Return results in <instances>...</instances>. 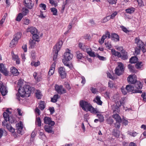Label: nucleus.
Here are the masks:
<instances>
[{
    "label": "nucleus",
    "mask_w": 146,
    "mask_h": 146,
    "mask_svg": "<svg viewBox=\"0 0 146 146\" xmlns=\"http://www.w3.org/2000/svg\"><path fill=\"white\" fill-rule=\"evenodd\" d=\"M40 64V62L38 61L37 62H35L33 61L31 63V65L32 66H34L35 67H37Z\"/></svg>",
    "instance_id": "nucleus-41"
},
{
    "label": "nucleus",
    "mask_w": 146,
    "mask_h": 146,
    "mask_svg": "<svg viewBox=\"0 0 146 146\" xmlns=\"http://www.w3.org/2000/svg\"><path fill=\"white\" fill-rule=\"evenodd\" d=\"M122 103L121 101H119L114 104L111 106L112 110L113 111V113H119L120 112L119 108L121 106Z\"/></svg>",
    "instance_id": "nucleus-9"
},
{
    "label": "nucleus",
    "mask_w": 146,
    "mask_h": 146,
    "mask_svg": "<svg viewBox=\"0 0 146 146\" xmlns=\"http://www.w3.org/2000/svg\"><path fill=\"white\" fill-rule=\"evenodd\" d=\"M87 53L91 57H95L96 56L94 52L89 51L87 52Z\"/></svg>",
    "instance_id": "nucleus-48"
},
{
    "label": "nucleus",
    "mask_w": 146,
    "mask_h": 146,
    "mask_svg": "<svg viewBox=\"0 0 146 146\" xmlns=\"http://www.w3.org/2000/svg\"><path fill=\"white\" fill-rule=\"evenodd\" d=\"M59 97L60 96L58 94L54 95L53 97L51 98V101L52 102L56 103Z\"/></svg>",
    "instance_id": "nucleus-31"
},
{
    "label": "nucleus",
    "mask_w": 146,
    "mask_h": 146,
    "mask_svg": "<svg viewBox=\"0 0 146 146\" xmlns=\"http://www.w3.org/2000/svg\"><path fill=\"white\" fill-rule=\"evenodd\" d=\"M96 56L98 58L99 60H101L104 61L106 59V58L104 56H100L98 53H96Z\"/></svg>",
    "instance_id": "nucleus-49"
},
{
    "label": "nucleus",
    "mask_w": 146,
    "mask_h": 146,
    "mask_svg": "<svg viewBox=\"0 0 146 146\" xmlns=\"http://www.w3.org/2000/svg\"><path fill=\"white\" fill-rule=\"evenodd\" d=\"M31 56L33 61L35 60L36 58L35 52L34 50H32L31 52Z\"/></svg>",
    "instance_id": "nucleus-47"
},
{
    "label": "nucleus",
    "mask_w": 146,
    "mask_h": 146,
    "mask_svg": "<svg viewBox=\"0 0 146 146\" xmlns=\"http://www.w3.org/2000/svg\"><path fill=\"white\" fill-rule=\"evenodd\" d=\"M125 89L127 92H131V94L137 93H141L142 92V90H136V89H135L134 87L133 86L129 84L126 86Z\"/></svg>",
    "instance_id": "nucleus-8"
},
{
    "label": "nucleus",
    "mask_w": 146,
    "mask_h": 146,
    "mask_svg": "<svg viewBox=\"0 0 146 146\" xmlns=\"http://www.w3.org/2000/svg\"><path fill=\"white\" fill-rule=\"evenodd\" d=\"M37 123V125L38 127H40L41 126V121L40 117H38L36 118V123Z\"/></svg>",
    "instance_id": "nucleus-40"
},
{
    "label": "nucleus",
    "mask_w": 146,
    "mask_h": 146,
    "mask_svg": "<svg viewBox=\"0 0 146 146\" xmlns=\"http://www.w3.org/2000/svg\"><path fill=\"white\" fill-rule=\"evenodd\" d=\"M44 104V102L41 100L38 103L39 105L38 107L41 110H43L45 107V106Z\"/></svg>",
    "instance_id": "nucleus-27"
},
{
    "label": "nucleus",
    "mask_w": 146,
    "mask_h": 146,
    "mask_svg": "<svg viewBox=\"0 0 146 146\" xmlns=\"http://www.w3.org/2000/svg\"><path fill=\"white\" fill-rule=\"evenodd\" d=\"M115 73L118 76H119L122 74L120 72V70L119 68H116L115 70Z\"/></svg>",
    "instance_id": "nucleus-59"
},
{
    "label": "nucleus",
    "mask_w": 146,
    "mask_h": 146,
    "mask_svg": "<svg viewBox=\"0 0 146 146\" xmlns=\"http://www.w3.org/2000/svg\"><path fill=\"white\" fill-rule=\"evenodd\" d=\"M27 31L30 32L32 35L37 33L38 31L36 28L32 27L27 29Z\"/></svg>",
    "instance_id": "nucleus-21"
},
{
    "label": "nucleus",
    "mask_w": 146,
    "mask_h": 146,
    "mask_svg": "<svg viewBox=\"0 0 146 146\" xmlns=\"http://www.w3.org/2000/svg\"><path fill=\"white\" fill-rule=\"evenodd\" d=\"M70 50L68 48H67L66 52L64 53L62 56L63 58L62 61L63 63H68L70 61L73 57V54L70 52Z\"/></svg>",
    "instance_id": "nucleus-6"
},
{
    "label": "nucleus",
    "mask_w": 146,
    "mask_h": 146,
    "mask_svg": "<svg viewBox=\"0 0 146 146\" xmlns=\"http://www.w3.org/2000/svg\"><path fill=\"white\" fill-rule=\"evenodd\" d=\"M111 50L113 55L117 56L118 58H120L123 60H126L128 58V53L125 50H122L121 52L116 51L114 49H112Z\"/></svg>",
    "instance_id": "nucleus-3"
},
{
    "label": "nucleus",
    "mask_w": 146,
    "mask_h": 146,
    "mask_svg": "<svg viewBox=\"0 0 146 146\" xmlns=\"http://www.w3.org/2000/svg\"><path fill=\"white\" fill-rule=\"evenodd\" d=\"M58 71L61 78L63 79L65 78L66 76V72L64 67L60 66L58 68Z\"/></svg>",
    "instance_id": "nucleus-10"
},
{
    "label": "nucleus",
    "mask_w": 146,
    "mask_h": 146,
    "mask_svg": "<svg viewBox=\"0 0 146 146\" xmlns=\"http://www.w3.org/2000/svg\"><path fill=\"white\" fill-rule=\"evenodd\" d=\"M107 1L110 4L113 5V4H115L117 3V0H107Z\"/></svg>",
    "instance_id": "nucleus-55"
},
{
    "label": "nucleus",
    "mask_w": 146,
    "mask_h": 146,
    "mask_svg": "<svg viewBox=\"0 0 146 146\" xmlns=\"http://www.w3.org/2000/svg\"><path fill=\"white\" fill-rule=\"evenodd\" d=\"M79 105L80 107L82 108L84 111H91V113L95 114L100 113L99 111L96 110L95 108L93 107L90 104L88 103L87 101L84 100H81L80 101Z\"/></svg>",
    "instance_id": "nucleus-2"
},
{
    "label": "nucleus",
    "mask_w": 146,
    "mask_h": 146,
    "mask_svg": "<svg viewBox=\"0 0 146 146\" xmlns=\"http://www.w3.org/2000/svg\"><path fill=\"white\" fill-rule=\"evenodd\" d=\"M23 20L24 21V24L26 25H28L30 21V20L29 19L26 18L25 19L23 18Z\"/></svg>",
    "instance_id": "nucleus-53"
},
{
    "label": "nucleus",
    "mask_w": 146,
    "mask_h": 146,
    "mask_svg": "<svg viewBox=\"0 0 146 146\" xmlns=\"http://www.w3.org/2000/svg\"><path fill=\"white\" fill-rule=\"evenodd\" d=\"M19 123H18L16 124L17 127L16 129L22 130L23 128V124L21 121H19Z\"/></svg>",
    "instance_id": "nucleus-33"
},
{
    "label": "nucleus",
    "mask_w": 146,
    "mask_h": 146,
    "mask_svg": "<svg viewBox=\"0 0 146 146\" xmlns=\"http://www.w3.org/2000/svg\"><path fill=\"white\" fill-rule=\"evenodd\" d=\"M97 117L98 118L100 122L102 123L104 121V117L103 115L97 114Z\"/></svg>",
    "instance_id": "nucleus-35"
},
{
    "label": "nucleus",
    "mask_w": 146,
    "mask_h": 146,
    "mask_svg": "<svg viewBox=\"0 0 146 146\" xmlns=\"http://www.w3.org/2000/svg\"><path fill=\"white\" fill-rule=\"evenodd\" d=\"M23 17V15L22 13H20L18 14L17 17H16V20L19 22L21 21Z\"/></svg>",
    "instance_id": "nucleus-36"
},
{
    "label": "nucleus",
    "mask_w": 146,
    "mask_h": 146,
    "mask_svg": "<svg viewBox=\"0 0 146 146\" xmlns=\"http://www.w3.org/2000/svg\"><path fill=\"white\" fill-rule=\"evenodd\" d=\"M100 99V97L97 96H96L95 99L94 100L93 102L95 103H96L98 105L101 106L103 102Z\"/></svg>",
    "instance_id": "nucleus-22"
},
{
    "label": "nucleus",
    "mask_w": 146,
    "mask_h": 146,
    "mask_svg": "<svg viewBox=\"0 0 146 146\" xmlns=\"http://www.w3.org/2000/svg\"><path fill=\"white\" fill-rule=\"evenodd\" d=\"M32 38L33 39L32 40L37 42H39L40 41L39 37L38 35L37 34V33L33 35Z\"/></svg>",
    "instance_id": "nucleus-28"
},
{
    "label": "nucleus",
    "mask_w": 146,
    "mask_h": 146,
    "mask_svg": "<svg viewBox=\"0 0 146 146\" xmlns=\"http://www.w3.org/2000/svg\"><path fill=\"white\" fill-rule=\"evenodd\" d=\"M10 72L14 76H18L19 74L17 69L15 67H13L11 68Z\"/></svg>",
    "instance_id": "nucleus-19"
},
{
    "label": "nucleus",
    "mask_w": 146,
    "mask_h": 146,
    "mask_svg": "<svg viewBox=\"0 0 146 146\" xmlns=\"http://www.w3.org/2000/svg\"><path fill=\"white\" fill-rule=\"evenodd\" d=\"M115 114H113L112 117L116 121V123H114V127L117 129H119L120 126V123H121V118L119 115L115 113Z\"/></svg>",
    "instance_id": "nucleus-7"
},
{
    "label": "nucleus",
    "mask_w": 146,
    "mask_h": 146,
    "mask_svg": "<svg viewBox=\"0 0 146 146\" xmlns=\"http://www.w3.org/2000/svg\"><path fill=\"white\" fill-rule=\"evenodd\" d=\"M138 58L136 56L131 57L129 59V62L131 64H135L138 62Z\"/></svg>",
    "instance_id": "nucleus-25"
},
{
    "label": "nucleus",
    "mask_w": 146,
    "mask_h": 146,
    "mask_svg": "<svg viewBox=\"0 0 146 146\" xmlns=\"http://www.w3.org/2000/svg\"><path fill=\"white\" fill-rule=\"evenodd\" d=\"M136 78V76L135 74H133L132 75H129L127 79L129 84H134L137 81Z\"/></svg>",
    "instance_id": "nucleus-13"
},
{
    "label": "nucleus",
    "mask_w": 146,
    "mask_h": 146,
    "mask_svg": "<svg viewBox=\"0 0 146 146\" xmlns=\"http://www.w3.org/2000/svg\"><path fill=\"white\" fill-rule=\"evenodd\" d=\"M34 88L28 85L25 84L23 87L20 86L18 92L16 94L17 99L19 101L21 100L20 97L24 98L29 97L31 93L34 92Z\"/></svg>",
    "instance_id": "nucleus-1"
},
{
    "label": "nucleus",
    "mask_w": 146,
    "mask_h": 146,
    "mask_svg": "<svg viewBox=\"0 0 146 146\" xmlns=\"http://www.w3.org/2000/svg\"><path fill=\"white\" fill-rule=\"evenodd\" d=\"M128 68L131 72H132L134 73L135 70L134 69V67L131 64H129L128 65Z\"/></svg>",
    "instance_id": "nucleus-51"
},
{
    "label": "nucleus",
    "mask_w": 146,
    "mask_h": 146,
    "mask_svg": "<svg viewBox=\"0 0 146 146\" xmlns=\"http://www.w3.org/2000/svg\"><path fill=\"white\" fill-rule=\"evenodd\" d=\"M120 27L122 29L123 31L126 33H127L129 32V31L125 27L123 26H121Z\"/></svg>",
    "instance_id": "nucleus-52"
},
{
    "label": "nucleus",
    "mask_w": 146,
    "mask_h": 146,
    "mask_svg": "<svg viewBox=\"0 0 146 146\" xmlns=\"http://www.w3.org/2000/svg\"><path fill=\"white\" fill-rule=\"evenodd\" d=\"M123 64L121 62L119 63L118 65V67L119 68V70L122 72H123L124 71V69L123 68Z\"/></svg>",
    "instance_id": "nucleus-42"
},
{
    "label": "nucleus",
    "mask_w": 146,
    "mask_h": 146,
    "mask_svg": "<svg viewBox=\"0 0 146 146\" xmlns=\"http://www.w3.org/2000/svg\"><path fill=\"white\" fill-rule=\"evenodd\" d=\"M108 87L112 89L113 88V82L110 81L108 83Z\"/></svg>",
    "instance_id": "nucleus-64"
},
{
    "label": "nucleus",
    "mask_w": 146,
    "mask_h": 146,
    "mask_svg": "<svg viewBox=\"0 0 146 146\" xmlns=\"http://www.w3.org/2000/svg\"><path fill=\"white\" fill-rule=\"evenodd\" d=\"M48 110H49L51 114H53L55 111L54 108L53 107H49L48 108Z\"/></svg>",
    "instance_id": "nucleus-58"
},
{
    "label": "nucleus",
    "mask_w": 146,
    "mask_h": 146,
    "mask_svg": "<svg viewBox=\"0 0 146 146\" xmlns=\"http://www.w3.org/2000/svg\"><path fill=\"white\" fill-rule=\"evenodd\" d=\"M90 90L92 93L95 94L96 92H98V90L96 88L92 87L90 89Z\"/></svg>",
    "instance_id": "nucleus-61"
},
{
    "label": "nucleus",
    "mask_w": 146,
    "mask_h": 146,
    "mask_svg": "<svg viewBox=\"0 0 146 146\" xmlns=\"http://www.w3.org/2000/svg\"><path fill=\"white\" fill-rule=\"evenodd\" d=\"M121 122H122L123 125H125V126L128 125L129 122L127 120L123 118L122 119H121Z\"/></svg>",
    "instance_id": "nucleus-38"
},
{
    "label": "nucleus",
    "mask_w": 146,
    "mask_h": 146,
    "mask_svg": "<svg viewBox=\"0 0 146 146\" xmlns=\"http://www.w3.org/2000/svg\"><path fill=\"white\" fill-rule=\"evenodd\" d=\"M117 12L116 11H115L111 15L110 19H113L117 15Z\"/></svg>",
    "instance_id": "nucleus-63"
},
{
    "label": "nucleus",
    "mask_w": 146,
    "mask_h": 146,
    "mask_svg": "<svg viewBox=\"0 0 146 146\" xmlns=\"http://www.w3.org/2000/svg\"><path fill=\"white\" fill-rule=\"evenodd\" d=\"M7 15V13H5L2 19L1 20V26L3 24V23L5 22Z\"/></svg>",
    "instance_id": "nucleus-46"
},
{
    "label": "nucleus",
    "mask_w": 146,
    "mask_h": 146,
    "mask_svg": "<svg viewBox=\"0 0 146 146\" xmlns=\"http://www.w3.org/2000/svg\"><path fill=\"white\" fill-rule=\"evenodd\" d=\"M29 48H34L35 46L36 41L32 40L31 39L29 40Z\"/></svg>",
    "instance_id": "nucleus-30"
},
{
    "label": "nucleus",
    "mask_w": 146,
    "mask_h": 146,
    "mask_svg": "<svg viewBox=\"0 0 146 146\" xmlns=\"http://www.w3.org/2000/svg\"><path fill=\"white\" fill-rule=\"evenodd\" d=\"M111 39L112 40H114L116 41H119V36L117 34L112 33L111 34Z\"/></svg>",
    "instance_id": "nucleus-18"
},
{
    "label": "nucleus",
    "mask_w": 146,
    "mask_h": 146,
    "mask_svg": "<svg viewBox=\"0 0 146 146\" xmlns=\"http://www.w3.org/2000/svg\"><path fill=\"white\" fill-rule=\"evenodd\" d=\"M23 3L25 6L29 9H31L34 6V4L32 3L31 0H24Z\"/></svg>",
    "instance_id": "nucleus-14"
},
{
    "label": "nucleus",
    "mask_w": 146,
    "mask_h": 146,
    "mask_svg": "<svg viewBox=\"0 0 146 146\" xmlns=\"http://www.w3.org/2000/svg\"><path fill=\"white\" fill-rule=\"evenodd\" d=\"M43 120L44 123L45 124H48V125H54L55 124L54 121L52 120V119L50 117L45 116Z\"/></svg>",
    "instance_id": "nucleus-12"
},
{
    "label": "nucleus",
    "mask_w": 146,
    "mask_h": 146,
    "mask_svg": "<svg viewBox=\"0 0 146 146\" xmlns=\"http://www.w3.org/2000/svg\"><path fill=\"white\" fill-rule=\"evenodd\" d=\"M116 129H114L112 132L113 135L116 137L119 138L120 135V132L119 130Z\"/></svg>",
    "instance_id": "nucleus-24"
},
{
    "label": "nucleus",
    "mask_w": 146,
    "mask_h": 146,
    "mask_svg": "<svg viewBox=\"0 0 146 146\" xmlns=\"http://www.w3.org/2000/svg\"><path fill=\"white\" fill-rule=\"evenodd\" d=\"M105 45L106 46V48L109 50H110L111 48L112 47V45L111 44H109L108 42L107 43L106 42H105Z\"/></svg>",
    "instance_id": "nucleus-60"
},
{
    "label": "nucleus",
    "mask_w": 146,
    "mask_h": 146,
    "mask_svg": "<svg viewBox=\"0 0 146 146\" xmlns=\"http://www.w3.org/2000/svg\"><path fill=\"white\" fill-rule=\"evenodd\" d=\"M137 47L138 48H141L142 46L144 45L143 42H142L141 40H140L139 41V42L137 44Z\"/></svg>",
    "instance_id": "nucleus-57"
},
{
    "label": "nucleus",
    "mask_w": 146,
    "mask_h": 146,
    "mask_svg": "<svg viewBox=\"0 0 146 146\" xmlns=\"http://www.w3.org/2000/svg\"><path fill=\"white\" fill-rule=\"evenodd\" d=\"M107 121L108 124L111 125L113 123L114 120L112 118L110 117L107 119Z\"/></svg>",
    "instance_id": "nucleus-43"
},
{
    "label": "nucleus",
    "mask_w": 146,
    "mask_h": 146,
    "mask_svg": "<svg viewBox=\"0 0 146 146\" xmlns=\"http://www.w3.org/2000/svg\"><path fill=\"white\" fill-rule=\"evenodd\" d=\"M36 97L38 99H40L42 98V95H41L40 94V92H36L35 93Z\"/></svg>",
    "instance_id": "nucleus-56"
},
{
    "label": "nucleus",
    "mask_w": 146,
    "mask_h": 146,
    "mask_svg": "<svg viewBox=\"0 0 146 146\" xmlns=\"http://www.w3.org/2000/svg\"><path fill=\"white\" fill-rule=\"evenodd\" d=\"M64 85L66 88L69 90L71 89V87L68 82H65L64 83Z\"/></svg>",
    "instance_id": "nucleus-54"
},
{
    "label": "nucleus",
    "mask_w": 146,
    "mask_h": 146,
    "mask_svg": "<svg viewBox=\"0 0 146 146\" xmlns=\"http://www.w3.org/2000/svg\"><path fill=\"white\" fill-rule=\"evenodd\" d=\"M141 93H142L141 97L143 98V101L146 102V92H142Z\"/></svg>",
    "instance_id": "nucleus-50"
},
{
    "label": "nucleus",
    "mask_w": 146,
    "mask_h": 146,
    "mask_svg": "<svg viewBox=\"0 0 146 146\" xmlns=\"http://www.w3.org/2000/svg\"><path fill=\"white\" fill-rule=\"evenodd\" d=\"M3 117L4 120L2 122V125L3 126H5V123L8 121L9 124H12L16 123L17 121L16 118L13 117V115H9L6 112H4L3 113Z\"/></svg>",
    "instance_id": "nucleus-4"
},
{
    "label": "nucleus",
    "mask_w": 146,
    "mask_h": 146,
    "mask_svg": "<svg viewBox=\"0 0 146 146\" xmlns=\"http://www.w3.org/2000/svg\"><path fill=\"white\" fill-rule=\"evenodd\" d=\"M141 49V48H138V47H136L135 48V52L136 55L140 54Z\"/></svg>",
    "instance_id": "nucleus-44"
},
{
    "label": "nucleus",
    "mask_w": 146,
    "mask_h": 146,
    "mask_svg": "<svg viewBox=\"0 0 146 146\" xmlns=\"http://www.w3.org/2000/svg\"><path fill=\"white\" fill-rule=\"evenodd\" d=\"M1 72L5 76H7L9 73V72L7 70V69L1 70Z\"/></svg>",
    "instance_id": "nucleus-37"
},
{
    "label": "nucleus",
    "mask_w": 146,
    "mask_h": 146,
    "mask_svg": "<svg viewBox=\"0 0 146 146\" xmlns=\"http://www.w3.org/2000/svg\"><path fill=\"white\" fill-rule=\"evenodd\" d=\"M54 125H45L44 128L45 131L48 133H51L52 134L54 133V131L52 130V126Z\"/></svg>",
    "instance_id": "nucleus-15"
},
{
    "label": "nucleus",
    "mask_w": 146,
    "mask_h": 146,
    "mask_svg": "<svg viewBox=\"0 0 146 146\" xmlns=\"http://www.w3.org/2000/svg\"><path fill=\"white\" fill-rule=\"evenodd\" d=\"M51 12L52 13V15H57L58 11L57 9L55 8H52L50 9Z\"/></svg>",
    "instance_id": "nucleus-34"
},
{
    "label": "nucleus",
    "mask_w": 146,
    "mask_h": 146,
    "mask_svg": "<svg viewBox=\"0 0 146 146\" xmlns=\"http://www.w3.org/2000/svg\"><path fill=\"white\" fill-rule=\"evenodd\" d=\"M8 92L6 85H4L3 83L1 81V94L3 96H4L6 95Z\"/></svg>",
    "instance_id": "nucleus-11"
},
{
    "label": "nucleus",
    "mask_w": 146,
    "mask_h": 146,
    "mask_svg": "<svg viewBox=\"0 0 146 146\" xmlns=\"http://www.w3.org/2000/svg\"><path fill=\"white\" fill-rule=\"evenodd\" d=\"M63 43L62 40H59L57 43L54 46L53 48V51L54 53L53 56V60L54 61H55V60L56 59L58 52L60 50Z\"/></svg>",
    "instance_id": "nucleus-5"
},
{
    "label": "nucleus",
    "mask_w": 146,
    "mask_h": 146,
    "mask_svg": "<svg viewBox=\"0 0 146 146\" xmlns=\"http://www.w3.org/2000/svg\"><path fill=\"white\" fill-rule=\"evenodd\" d=\"M144 64L142 62L138 61L135 65V67L138 69L142 70L143 69Z\"/></svg>",
    "instance_id": "nucleus-20"
},
{
    "label": "nucleus",
    "mask_w": 146,
    "mask_h": 146,
    "mask_svg": "<svg viewBox=\"0 0 146 146\" xmlns=\"http://www.w3.org/2000/svg\"><path fill=\"white\" fill-rule=\"evenodd\" d=\"M135 10V8L132 7H128L125 10V12L129 14H131L134 13Z\"/></svg>",
    "instance_id": "nucleus-23"
},
{
    "label": "nucleus",
    "mask_w": 146,
    "mask_h": 146,
    "mask_svg": "<svg viewBox=\"0 0 146 146\" xmlns=\"http://www.w3.org/2000/svg\"><path fill=\"white\" fill-rule=\"evenodd\" d=\"M143 82H141L140 81L137 80V81L134 84V87L135 89L141 90L143 87Z\"/></svg>",
    "instance_id": "nucleus-17"
},
{
    "label": "nucleus",
    "mask_w": 146,
    "mask_h": 146,
    "mask_svg": "<svg viewBox=\"0 0 146 146\" xmlns=\"http://www.w3.org/2000/svg\"><path fill=\"white\" fill-rule=\"evenodd\" d=\"M11 54L12 56V58L13 60H15L19 58L18 56L17 55H15L14 54L13 51H12L11 52Z\"/></svg>",
    "instance_id": "nucleus-45"
},
{
    "label": "nucleus",
    "mask_w": 146,
    "mask_h": 146,
    "mask_svg": "<svg viewBox=\"0 0 146 146\" xmlns=\"http://www.w3.org/2000/svg\"><path fill=\"white\" fill-rule=\"evenodd\" d=\"M55 90L57 93L60 94V92L63 88V86L62 85L59 86L57 84H56L54 86Z\"/></svg>",
    "instance_id": "nucleus-26"
},
{
    "label": "nucleus",
    "mask_w": 146,
    "mask_h": 146,
    "mask_svg": "<svg viewBox=\"0 0 146 146\" xmlns=\"http://www.w3.org/2000/svg\"><path fill=\"white\" fill-rule=\"evenodd\" d=\"M138 5L140 7H142L144 6V1H145V0H137Z\"/></svg>",
    "instance_id": "nucleus-39"
},
{
    "label": "nucleus",
    "mask_w": 146,
    "mask_h": 146,
    "mask_svg": "<svg viewBox=\"0 0 146 146\" xmlns=\"http://www.w3.org/2000/svg\"><path fill=\"white\" fill-rule=\"evenodd\" d=\"M76 58L79 61L80 60H82L83 58L86 59L87 56H83L82 53L80 52L79 51H78L76 52Z\"/></svg>",
    "instance_id": "nucleus-16"
},
{
    "label": "nucleus",
    "mask_w": 146,
    "mask_h": 146,
    "mask_svg": "<svg viewBox=\"0 0 146 146\" xmlns=\"http://www.w3.org/2000/svg\"><path fill=\"white\" fill-rule=\"evenodd\" d=\"M55 65H52V66L50 68L48 72V75L50 76L52 75L54 73L55 70Z\"/></svg>",
    "instance_id": "nucleus-29"
},
{
    "label": "nucleus",
    "mask_w": 146,
    "mask_h": 146,
    "mask_svg": "<svg viewBox=\"0 0 146 146\" xmlns=\"http://www.w3.org/2000/svg\"><path fill=\"white\" fill-rule=\"evenodd\" d=\"M29 13V10L27 9H25L23 11V15L24 16L26 15Z\"/></svg>",
    "instance_id": "nucleus-62"
},
{
    "label": "nucleus",
    "mask_w": 146,
    "mask_h": 146,
    "mask_svg": "<svg viewBox=\"0 0 146 146\" xmlns=\"http://www.w3.org/2000/svg\"><path fill=\"white\" fill-rule=\"evenodd\" d=\"M22 35V33L20 32H18L14 36V40L15 39L16 40H17L18 41L19 39L21 37V36Z\"/></svg>",
    "instance_id": "nucleus-32"
}]
</instances>
